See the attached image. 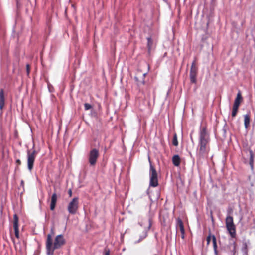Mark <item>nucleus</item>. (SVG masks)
I'll list each match as a JSON object with an SVG mask.
<instances>
[{
	"mask_svg": "<svg viewBox=\"0 0 255 255\" xmlns=\"http://www.w3.org/2000/svg\"><path fill=\"white\" fill-rule=\"evenodd\" d=\"M210 137L205 127L200 128L199 132V142L197 156L198 159H205L210 151Z\"/></svg>",
	"mask_w": 255,
	"mask_h": 255,
	"instance_id": "1",
	"label": "nucleus"
},
{
	"mask_svg": "<svg viewBox=\"0 0 255 255\" xmlns=\"http://www.w3.org/2000/svg\"><path fill=\"white\" fill-rule=\"evenodd\" d=\"M65 243L62 235H57L54 240V244H52V240L51 235H47L46 248L47 255H53L55 249H59Z\"/></svg>",
	"mask_w": 255,
	"mask_h": 255,
	"instance_id": "2",
	"label": "nucleus"
},
{
	"mask_svg": "<svg viewBox=\"0 0 255 255\" xmlns=\"http://www.w3.org/2000/svg\"><path fill=\"white\" fill-rule=\"evenodd\" d=\"M148 160L150 163L149 177H150V186L155 187L158 186L157 173L155 168L151 164L150 158L148 157Z\"/></svg>",
	"mask_w": 255,
	"mask_h": 255,
	"instance_id": "3",
	"label": "nucleus"
},
{
	"mask_svg": "<svg viewBox=\"0 0 255 255\" xmlns=\"http://www.w3.org/2000/svg\"><path fill=\"white\" fill-rule=\"evenodd\" d=\"M225 223L227 229L231 237L232 238L235 237L236 227L233 223V217L231 216H228L226 218Z\"/></svg>",
	"mask_w": 255,
	"mask_h": 255,
	"instance_id": "4",
	"label": "nucleus"
},
{
	"mask_svg": "<svg viewBox=\"0 0 255 255\" xmlns=\"http://www.w3.org/2000/svg\"><path fill=\"white\" fill-rule=\"evenodd\" d=\"M99 156V153L98 149L93 148L89 152L88 157L89 163L91 166L95 165L98 158Z\"/></svg>",
	"mask_w": 255,
	"mask_h": 255,
	"instance_id": "5",
	"label": "nucleus"
},
{
	"mask_svg": "<svg viewBox=\"0 0 255 255\" xmlns=\"http://www.w3.org/2000/svg\"><path fill=\"white\" fill-rule=\"evenodd\" d=\"M78 198H74L68 205L67 210L68 212L71 214H75L78 209Z\"/></svg>",
	"mask_w": 255,
	"mask_h": 255,
	"instance_id": "6",
	"label": "nucleus"
},
{
	"mask_svg": "<svg viewBox=\"0 0 255 255\" xmlns=\"http://www.w3.org/2000/svg\"><path fill=\"white\" fill-rule=\"evenodd\" d=\"M36 154V152L35 150H33L31 152L29 150L27 151V166L30 171L33 169Z\"/></svg>",
	"mask_w": 255,
	"mask_h": 255,
	"instance_id": "7",
	"label": "nucleus"
},
{
	"mask_svg": "<svg viewBox=\"0 0 255 255\" xmlns=\"http://www.w3.org/2000/svg\"><path fill=\"white\" fill-rule=\"evenodd\" d=\"M211 239L212 240L214 253L216 255H217V245L216 237L214 235H211V234L210 233L207 238V243L208 245L209 244Z\"/></svg>",
	"mask_w": 255,
	"mask_h": 255,
	"instance_id": "8",
	"label": "nucleus"
},
{
	"mask_svg": "<svg viewBox=\"0 0 255 255\" xmlns=\"http://www.w3.org/2000/svg\"><path fill=\"white\" fill-rule=\"evenodd\" d=\"M13 224L15 235L17 238H19L18 218L16 214L14 216Z\"/></svg>",
	"mask_w": 255,
	"mask_h": 255,
	"instance_id": "9",
	"label": "nucleus"
},
{
	"mask_svg": "<svg viewBox=\"0 0 255 255\" xmlns=\"http://www.w3.org/2000/svg\"><path fill=\"white\" fill-rule=\"evenodd\" d=\"M243 100V98L240 91H239L237 93V97L235 99L234 103L233 104L234 106L238 107L240 106L241 102Z\"/></svg>",
	"mask_w": 255,
	"mask_h": 255,
	"instance_id": "10",
	"label": "nucleus"
},
{
	"mask_svg": "<svg viewBox=\"0 0 255 255\" xmlns=\"http://www.w3.org/2000/svg\"><path fill=\"white\" fill-rule=\"evenodd\" d=\"M176 227L179 228V229L182 235V238H184V233H185L183 223L181 219H180V218H178L177 219Z\"/></svg>",
	"mask_w": 255,
	"mask_h": 255,
	"instance_id": "11",
	"label": "nucleus"
},
{
	"mask_svg": "<svg viewBox=\"0 0 255 255\" xmlns=\"http://www.w3.org/2000/svg\"><path fill=\"white\" fill-rule=\"evenodd\" d=\"M57 200V196L55 193H54L51 199V203H50V209L51 210H53L55 208L56 203Z\"/></svg>",
	"mask_w": 255,
	"mask_h": 255,
	"instance_id": "12",
	"label": "nucleus"
},
{
	"mask_svg": "<svg viewBox=\"0 0 255 255\" xmlns=\"http://www.w3.org/2000/svg\"><path fill=\"white\" fill-rule=\"evenodd\" d=\"M197 70H193V69H190V79L191 82L193 83L196 82Z\"/></svg>",
	"mask_w": 255,
	"mask_h": 255,
	"instance_id": "13",
	"label": "nucleus"
},
{
	"mask_svg": "<svg viewBox=\"0 0 255 255\" xmlns=\"http://www.w3.org/2000/svg\"><path fill=\"white\" fill-rule=\"evenodd\" d=\"M172 161L175 166L178 167L180 164L181 159L178 155H175L173 156Z\"/></svg>",
	"mask_w": 255,
	"mask_h": 255,
	"instance_id": "14",
	"label": "nucleus"
},
{
	"mask_svg": "<svg viewBox=\"0 0 255 255\" xmlns=\"http://www.w3.org/2000/svg\"><path fill=\"white\" fill-rule=\"evenodd\" d=\"M4 104V92L3 90L0 91V109H2Z\"/></svg>",
	"mask_w": 255,
	"mask_h": 255,
	"instance_id": "15",
	"label": "nucleus"
},
{
	"mask_svg": "<svg viewBox=\"0 0 255 255\" xmlns=\"http://www.w3.org/2000/svg\"><path fill=\"white\" fill-rule=\"evenodd\" d=\"M250 122V116L246 114L244 115V125L246 128H247L249 126Z\"/></svg>",
	"mask_w": 255,
	"mask_h": 255,
	"instance_id": "16",
	"label": "nucleus"
},
{
	"mask_svg": "<svg viewBox=\"0 0 255 255\" xmlns=\"http://www.w3.org/2000/svg\"><path fill=\"white\" fill-rule=\"evenodd\" d=\"M148 230H145L144 232L142 233V235L140 236V239L137 241H136L135 243H139L144 238L146 237L147 236Z\"/></svg>",
	"mask_w": 255,
	"mask_h": 255,
	"instance_id": "17",
	"label": "nucleus"
},
{
	"mask_svg": "<svg viewBox=\"0 0 255 255\" xmlns=\"http://www.w3.org/2000/svg\"><path fill=\"white\" fill-rule=\"evenodd\" d=\"M172 144L174 146H177L178 144V142L177 141V137L176 134H174L173 136Z\"/></svg>",
	"mask_w": 255,
	"mask_h": 255,
	"instance_id": "18",
	"label": "nucleus"
},
{
	"mask_svg": "<svg viewBox=\"0 0 255 255\" xmlns=\"http://www.w3.org/2000/svg\"><path fill=\"white\" fill-rule=\"evenodd\" d=\"M238 108H239L238 107H235L234 106H233V110H232V117H234L236 116L237 113L238 112Z\"/></svg>",
	"mask_w": 255,
	"mask_h": 255,
	"instance_id": "19",
	"label": "nucleus"
},
{
	"mask_svg": "<svg viewBox=\"0 0 255 255\" xmlns=\"http://www.w3.org/2000/svg\"><path fill=\"white\" fill-rule=\"evenodd\" d=\"M152 40L150 37L147 38V45L148 47V50L150 51L151 48Z\"/></svg>",
	"mask_w": 255,
	"mask_h": 255,
	"instance_id": "20",
	"label": "nucleus"
},
{
	"mask_svg": "<svg viewBox=\"0 0 255 255\" xmlns=\"http://www.w3.org/2000/svg\"><path fill=\"white\" fill-rule=\"evenodd\" d=\"M84 108L85 110H88L92 108V106L89 103H85Z\"/></svg>",
	"mask_w": 255,
	"mask_h": 255,
	"instance_id": "21",
	"label": "nucleus"
},
{
	"mask_svg": "<svg viewBox=\"0 0 255 255\" xmlns=\"http://www.w3.org/2000/svg\"><path fill=\"white\" fill-rule=\"evenodd\" d=\"M252 151H251L250 152L251 157H250V164L251 166V168H253V155H252Z\"/></svg>",
	"mask_w": 255,
	"mask_h": 255,
	"instance_id": "22",
	"label": "nucleus"
},
{
	"mask_svg": "<svg viewBox=\"0 0 255 255\" xmlns=\"http://www.w3.org/2000/svg\"><path fill=\"white\" fill-rule=\"evenodd\" d=\"M193 69V70H197V68L195 66V61H193L192 63L191 69Z\"/></svg>",
	"mask_w": 255,
	"mask_h": 255,
	"instance_id": "23",
	"label": "nucleus"
},
{
	"mask_svg": "<svg viewBox=\"0 0 255 255\" xmlns=\"http://www.w3.org/2000/svg\"><path fill=\"white\" fill-rule=\"evenodd\" d=\"M26 70L27 75H28L30 72V66L29 64L26 65Z\"/></svg>",
	"mask_w": 255,
	"mask_h": 255,
	"instance_id": "24",
	"label": "nucleus"
},
{
	"mask_svg": "<svg viewBox=\"0 0 255 255\" xmlns=\"http://www.w3.org/2000/svg\"><path fill=\"white\" fill-rule=\"evenodd\" d=\"M151 227V219H149V225L148 227V230L150 229Z\"/></svg>",
	"mask_w": 255,
	"mask_h": 255,
	"instance_id": "25",
	"label": "nucleus"
},
{
	"mask_svg": "<svg viewBox=\"0 0 255 255\" xmlns=\"http://www.w3.org/2000/svg\"><path fill=\"white\" fill-rule=\"evenodd\" d=\"M68 194L70 196H72V190L71 189H69L68 190Z\"/></svg>",
	"mask_w": 255,
	"mask_h": 255,
	"instance_id": "26",
	"label": "nucleus"
},
{
	"mask_svg": "<svg viewBox=\"0 0 255 255\" xmlns=\"http://www.w3.org/2000/svg\"><path fill=\"white\" fill-rule=\"evenodd\" d=\"M105 255H110V252L109 251H108L107 252H106L105 254Z\"/></svg>",
	"mask_w": 255,
	"mask_h": 255,
	"instance_id": "27",
	"label": "nucleus"
},
{
	"mask_svg": "<svg viewBox=\"0 0 255 255\" xmlns=\"http://www.w3.org/2000/svg\"><path fill=\"white\" fill-rule=\"evenodd\" d=\"M21 185L23 186L24 185V181L23 180L21 181Z\"/></svg>",
	"mask_w": 255,
	"mask_h": 255,
	"instance_id": "28",
	"label": "nucleus"
},
{
	"mask_svg": "<svg viewBox=\"0 0 255 255\" xmlns=\"http://www.w3.org/2000/svg\"><path fill=\"white\" fill-rule=\"evenodd\" d=\"M17 163H20V160H17Z\"/></svg>",
	"mask_w": 255,
	"mask_h": 255,
	"instance_id": "29",
	"label": "nucleus"
},
{
	"mask_svg": "<svg viewBox=\"0 0 255 255\" xmlns=\"http://www.w3.org/2000/svg\"><path fill=\"white\" fill-rule=\"evenodd\" d=\"M146 73H144V74H143V76H144V77H145V75H146Z\"/></svg>",
	"mask_w": 255,
	"mask_h": 255,
	"instance_id": "30",
	"label": "nucleus"
}]
</instances>
